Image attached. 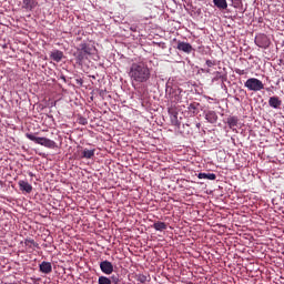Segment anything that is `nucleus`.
I'll list each match as a JSON object with an SVG mask.
<instances>
[{"label": "nucleus", "mask_w": 284, "mask_h": 284, "mask_svg": "<svg viewBox=\"0 0 284 284\" xmlns=\"http://www.w3.org/2000/svg\"><path fill=\"white\" fill-rule=\"evenodd\" d=\"M244 87H245L247 90H251V91H254V92L264 90V84H263V82H262L261 80L256 79V78H248V79L245 81Z\"/></svg>", "instance_id": "nucleus-4"}, {"label": "nucleus", "mask_w": 284, "mask_h": 284, "mask_svg": "<svg viewBox=\"0 0 284 284\" xmlns=\"http://www.w3.org/2000/svg\"><path fill=\"white\" fill-rule=\"evenodd\" d=\"M172 125H179L178 112L174 109H169Z\"/></svg>", "instance_id": "nucleus-19"}, {"label": "nucleus", "mask_w": 284, "mask_h": 284, "mask_svg": "<svg viewBox=\"0 0 284 284\" xmlns=\"http://www.w3.org/2000/svg\"><path fill=\"white\" fill-rule=\"evenodd\" d=\"M27 139L33 141L36 144L48 149L57 148V143L48 138H37L33 133H27Z\"/></svg>", "instance_id": "nucleus-3"}, {"label": "nucleus", "mask_w": 284, "mask_h": 284, "mask_svg": "<svg viewBox=\"0 0 284 284\" xmlns=\"http://www.w3.org/2000/svg\"><path fill=\"white\" fill-rule=\"evenodd\" d=\"M129 78L132 85L146 83L151 78V70L143 61L133 62L129 69Z\"/></svg>", "instance_id": "nucleus-1"}, {"label": "nucleus", "mask_w": 284, "mask_h": 284, "mask_svg": "<svg viewBox=\"0 0 284 284\" xmlns=\"http://www.w3.org/2000/svg\"><path fill=\"white\" fill-rule=\"evenodd\" d=\"M18 186L20 187L21 192H27L28 194L33 191L32 185L24 180L18 181Z\"/></svg>", "instance_id": "nucleus-9"}, {"label": "nucleus", "mask_w": 284, "mask_h": 284, "mask_svg": "<svg viewBox=\"0 0 284 284\" xmlns=\"http://www.w3.org/2000/svg\"><path fill=\"white\" fill-rule=\"evenodd\" d=\"M205 64L207 68H213L216 65L215 61H212V60H206Z\"/></svg>", "instance_id": "nucleus-27"}, {"label": "nucleus", "mask_w": 284, "mask_h": 284, "mask_svg": "<svg viewBox=\"0 0 284 284\" xmlns=\"http://www.w3.org/2000/svg\"><path fill=\"white\" fill-rule=\"evenodd\" d=\"M166 93H169V99L173 103L181 102L182 100V89L181 88H173L171 87L170 89H166Z\"/></svg>", "instance_id": "nucleus-5"}, {"label": "nucleus", "mask_w": 284, "mask_h": 284, "mask_svg": "<svg viewBox=\"0 0 284 284\" xmlns=\"http://www.w3.org/2000/svg\"><path fill=\"white\" fill-rule=\"evenodd\" d=\"M176 44V49L183 51L186 54H190L192 51H194V49L189 42L178 41Z\"/></svg>", "instance_id": "nucleus-8"}, {"label": "nucleus", "mask_w": 284, "mask_h": 284, "mask_svg": "<svg viewBox=\"0 0 284 284\" xmlns=\"http://www.w3.org/2000/svg\"><path fill=\"white\" fill-rule=\"evenodd\" d=\"M80 125H88V120L85 118H79Z\"/></svg>", "instance_id": "nucleus-28"}, {"label": "nucleus", "mask_w": 284, "mask_h": 284, "mask_svg": "<svg viewBox=\"0 0 284 284\" xmlns=\"http://www.w3.org/2000/svg\"><path fill=\"white\" fill-rule=\"evenodd\" d=\"M24 246L30 250L39 248V244L34 242L32 239L24 240Z\"/></svg>", "instance_id": "nucleus-20"}, {"label": "nucleus", "mask_w": 284, "mask_h": 284, "mask_svg": "<svg viewBox=\"0 0 284 284\" xmlns=\"http://www.w3.org/2000/svg\"><path fill=\"white\" fill-rule=\"evenodd\" d=\"M95 47L88 42H81L77 47V52L74 53L75 60L78 62H83L88 60V57H92L95 54Z\"/></svg>", "instance_id": "nucleus-2"}, {"label": "nucleus", "mask_w": 284, "mask_h": 284, "mask_svg": "<svg viewBox=\"0 0 284 284\" xmlns=\"http://www.w3.org/2000/svg\"><path fill=\"white\" fill-rule=\"evenodd\" d=\"M205 120L207 123L215 124L217 121V114L215 111H207L205 114Z\"/></svg>", "instance_id": "nucleus-11"}, {"label": "nucleus", "mask_w": 284, "mask_h": 284, "mask_svg": "<svg viewBox=\"0 0 284 284\" xmlns=\"http://www.w3.org/2000/svg\"><path fill=\"white\" fill-rule=\"evenodd\" d=\"M29 175H30V176H33V173H32V172H30V173H29Z\"/></svg>", "instance_id": "nucleus-31"}, {"label": "nucleus", "mask_w": 284, "mask_h": 284, "mask_svg": "<svg viewBox=\"0 0 284 284\" xmlns=\"http://www.w3.org/2000/svg\"><path fill=\"white\" fill-rule=\"evenodd\" d=\"M40 272L43 273V274H51L52 273V263L42 262L40 264Z\"/></svg>", "instance_id": "nucleus-10"}, {"label": "nucleus", "mask_w": 284, "mask_h": 284, "mask_svg": "<svg viewBox=\"0 0 284 284\" xmlns=\"http://www.w3.org/2000/svg\"><path fill=\"white\" fill-rule=\"evenodd\" d=\"M239 119L236 115L229 116L226 119V124L230 126L231 130H234V128L237 126Z\"/></svg>", "instance_id": "nucleus-15"}, {"label": "nucleus", "mask_w": 284, "mask_h": 284, "mask_svg": "<svg viewBox=\"0 0 284 284\" xmlns=\"http://www.w3.org/2000/svg\"><path fill=\"white\" fill-rule=\"evenodd\" d=\"M50 58L54 62H61L63 58V52L60 50H54L53 52L50 53Z\"/></svg>", "instance_id": "nucleus-14"}, {"label": "nucleus", "mask_w": 284, "mask_h": 284, "mask_svg": "<svg viewBox=\"0 0 284 284\" xmlns=\"http://www.w3.org/2000/svg\"><path fill=\"white\" fill-rule=\"evenodd\" d=\"M152 227L156 232H163V231L168 230V224L165 222H155V223H153Z\"/></svg>", "instance_id": "nucleus-18"}, {"label": "nucleus", "mask_w": 284, "mask_h": 284, "mask_svg": "<svg viewBox=\"0 0 284 284\" xmlns=\"http://www.w3.org/2000/svg\"><path fill=\"white\" fill-rule=\"evenodd\" d=\"M213 4L220 10H226L229 8L226 0H213Z\"/></svg>", "instance_id": "nucleus-17"}, {"label": "nucleus", "mask_w": 284, "mask_h": 284, "mask_svg": "<svg viewBox=\"0 0 284 284\" xmlns=\"http://www.w3.org/2000/svg\"><path fill=\"white\" fill-rule=\"evenodd\" d=\"M199 104L197 103H191L189 105V110L195 112L197 110Z\"/></svg>", "instance_id": "nucleus-26"}, {"label": "nucleus", "mask_w": 284, "mask_h": 284, "mask_svg": "<svg viewBox=\"0 0 284 284\" xmlns=\"http://www.w3.org/2000/svg\"><path fill=\"white\" fill-rule=\"evenodd\" d=\"M95 155V149H83L81 159H93Z\"/></svg>", "instance_id": "nucleus-16"}, {"label": "nucleus", "mask_w": 284, "mask_h": 284, "mask_svg": "<svg viewBox=\"0 0 284 284\" xmlns=\"http://www.w3.org/2000/svg\"><path fill=\"white\" fill-rule=\"evenodd\" d=\"M131 31L136 32V28L135 27H131Z\"/></svg>", "instance_id": "nucleus-30"}, {"label": "nucleus", "mask_w": 284, "mask_h": 284, "mask_svg": "<svg viewBox=\"0 0 284 284\" xmlns=\"http://www.w3.org/2000/svg\"><path fill=\"white\" fill-rule=\"evenodd\" d=\"M199 180H209V181H215L216 180V174L215 173H204L200 172L197 174Z\"/></svg>", "instance_id": "nucleus-12"}, {"label": "nucleus", "mask_w": 284, "mask_h": 284, "mask_svg": "<svg viewBox=\"0 0 284 284\" xmlns=\"http://www.w3.org/2000/svg\"><path fill=\"white\" fill-rule=\"evenodd\" d=\"M99 267L101 268L102 273L105 275H112L114 272V265L112 262L103 261L101 264H99Z\"/></svg>", "instance_id": "nucleus-7"}, {"label": "nucleus", "mask_w": 284, "mask_h": 284, "mask_svg": "<svg viewBox=\"0 0 284 284\" xmlns=\"http://www.w3.org/2000/svg\"><path fill=\"white\" fill-rule=\"evenodd\" d=\"M98 284H112V280L108 276H99Z\"/></svg>", "instance_id": "nucleus-21"}, {"label": "nucleus", "mask_w": 284, "mask_h": 284, "mask_svg": "<svg viewBox=\"0 0 284 284\" xmlns=\"http://www.w3.org/2000/svg\"><path fill=\"white\" fill-rule=\"evenodd\" d=\"M255 45L260 47L261 49H268L271 45V40L268 36L260 34L255 37Z\"/></svg>", "instance_id": "nucleus-6"}, {"label": "nucleus", "mask_w": 284, "mask_h": 284, "mask_svg": "<svg viewBox=\"0 0 284 284\" xmlns=\"http://www.w3.org/2000/svg\"><path fill=\"white\" fill-rule=\"evenodd\" d=\"M111 284H119L121 282L119 276L112 275L111 276Z\"/></svg>", "instance_id": "nucleus-24"}, {"label": "nucleus", "mask_w": 284, "mask_h": 284, "mask_svg": "<svg viewBox=\"0 0 284 284\" xmlns=\"http://www.w3.org/2000/svg\"><path fill=\"white\" fill-rule=\"evenodd\" d=\"M34 6L33 0H23V7L27 9H32Z\"/></svg>", "instance_id": "nucleus-22"}, {"label": "nucleus", "mask_w": 284, "mask_h": 284, "mask_svg": "<svg viewBox=\"0 0 284 284\" xmlns=\"http://www.w3.org/2000/svg\"><path fill=\"white\" fill-rule=\"evenodd\" d=\"M236 74L239 75H244L245 74V71L244 70H235Z\"/></svg>", "instance_id": "nucleus-29"}, {"label": "nucleus", "mask_w": 284, "mask_h": 284, "mask_svg": "<svg viewBox=\"0 0 284 284\" xmlns=\"http://www.w3.org/2000/svg\"><path fill=\"white\" fill-rule=\"evenodd\" d=\"M234 8H240L242 4V0H230Z\"/></svg>", "instance_id": "nucleus-25"}, {"label": "nucleus", "mask_w": 284, "mask_h": 284, "mask_svg": "<svg viewBox=\"0 0 284 284\" xmlns=\"http://www.w3.org/2000/svg\"><path fill=\"white\" fill-rule=\"evenodd\" d=\"M268 106L278 109L282 106V100H280L277 97L268 98Z\"/></svg>", "instance_id": "nucleus-13"}, {"label": "nucleus", "mask_w": 284, "mask_h": 284, "mask_svg": "<svg viewBox=\"0 0 284 284\" xmlns=\"http://www.w3.org/2000/svg\"><path fill=\"white\" fill-rule=\"evenodd\" d=\"M138 282L139 283H146L148 282V276L143 274L138 275Z\"/></svg>", "instance_id": "nucleus-23"}]
</instances>
